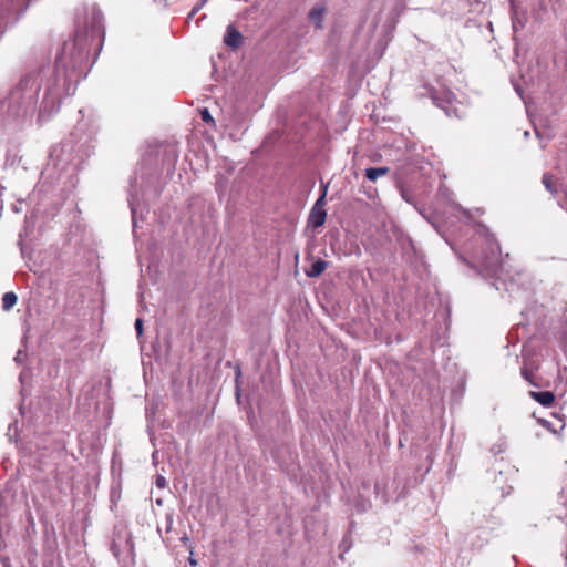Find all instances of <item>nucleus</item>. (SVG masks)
<instances>
[{
	"mask_svg": "<svg viewBox=\"0 0 567 567\" xmlns=\"http://www.w3.org/2000/svg\"><path fill=\"white\" fill-rule=\"evenodd\" d=\"M105 38L103 13L94 3H82L75 10L74 38L65 41L55 64L38 83L28 74L17 83L1 102L2 109L14 120H24L35 110L37 96L43 95L39 107V122L49 120L61 106L62 100L74 93L78 83L86 76L91 48L100 50Z\"/></svg>",
	"mask_w": 567,
	"mask_h": 567,
	"instance_id": "1",
	"label": "nucleus"
},
{
	"mask_svg": "<svg viewBox=\"0 0 567 567\" xmlns=\"http://www.w3.org/2000/svg\"><path fill=\"white\" fill-rule=\"evenodd\" d=\"M477 240L482 248L473 254L474 267L487 278L494 279L493 286L498 291H506L509 297L515 298L528 290V275L524 271H516L509 275L504 269L501 246L493 234L484 226H478Z\"/></svg>",
	"mask_w": 567,
	"mask_h": 567,
	"instance_id": "2",
	"label": "nucleus"
},
{
	"mask_svg": "<svg viewBox=\"0 0 567 567\" xmlns=\"http://www.w3.org/2000/svg\"><path fill=\"white\" fill-rule=\"evenodd\" d=\"M111 551L124 566L134 565L135 546L132 536L126 530L115 533L111 544Z\"/></svg>",
	"mask_w": 567,
	"mask_h": 567,
	"instance_id": "3",
	"label": "nucleus"
},
{
	"mask_svg": "<svg viewBox=\"0 0 567 567\" xmlns=\"http://www.w3.org/2000/svg\"><path fill=\"white\" fill-rule=\"evenodd\" d=\"M80 151V147H75L71 136L52 148L50 158L55 166L65 168L68 165H73L82 159Z\"/></svg>",
	"mask_w": 567,
	"mask_h": 567,
	"instance_id": "4",
	"label": "nucleus"
},
{
	"mask_svg": "<svg viewBox=\"0 0 567 567\" xmlns=\"http://www.w3.org/2000/svg\"><path fill=\"white\" fill-rule=\"evenodd\" d=\"M21 13L20 7L14 0H9L7 3H2L0 8V38L4 33L6 29L13 25Z\"/></svg>",
	"mask_w": 567,
	"mask_h": 567,
	"instance_id": "5",
	"label": "nucleus"
},
{
	"mask_svg": "<svg viewBox=\"0 0 567 567\" xmlns=\"http://www.w3.org/2000/svg\"><path fill=\"white\" fill-rule=\"evenodd\" d=\"M326 195H327V186L323 188L321 196L316 200V203L313 204V206L309 213L308 220H307L308 227L317 229V228L323 226L326 218H327V212L324 209Z\"/></svg>",
	"mask_w": 567,
	"mask_h": 567,
	"instance_id": "6",
	"label": "nucleus"
},
{
	"mask_svg": "<svg viewBox=\"0 0 567 567\" xmlns=\"http://www.w3.org/2000/svg\"><path fill=\"white\" fill-rule=\"evenodd\" d=\"M424 89L426 90V92L425 93H421V95H426V96L431 97L433 103L436 106H439L442 110H444L446 115L450 116L451 115L450 106L452 105L453 101L455 100V95L452 92L446 91L441 96V95H439L437 91L434 87H432V86H424Z\"/></svg>",
	"mask_w": 567,
	"mask_h": 567,
	"instance_id": "7",
	"label": "nucleus"
},
{
	"mask_svg": "<svg viewBox=\"0 0 567 567\" xmlns=\"http://www.w3.org/2000/svg\"><path fill=\"white\" fill-rule=\"evenodd\" d=\"M241 33L233 25H228L224 35V43L231 49H238L241 45Z\"/></svg>",
	"mask_w": 567,
	"mask_h": 567,
	"instance_id": "8",
	"label": "nucleus"
},
{
	"mask_svg": "<svg viewBox=\"0 0 567 567\" xmlns=\"http://www.w3.org/2000/svg\"><path fill=\"white\" fill-rule=\"evenodd\" d=\"M529 396L546 408L551 406L555 402V394L550 391H542V392L530 391Z\"/></svg>",
	"mask_w": 567,
	"mask_h": 567,
	"instance_id": "9",
	"label": "nucleus"
},
{
	"mask_svg": "<svg viewBox=\"0 0 567 567\" xmlns=\"http://www.w3.org/2000/svg\"><path fill=\"white\" fill-rule=\"evenodd\" d=\"M324 13L326 8L322 4H317L309 11L308 18L317 29L322 28Z\"/></svg>",
	"mask_w": 567,
	"mask_h": 567,
	"instance_id": "10",
	"label": "nucleus"
},
{
	"mask_svg": "<svg viewBox=\"0 0 567 567\" xmlns=\"http://www.w3.org/2000/svg\"><path fill=\"white\" fill-rule=\"evenodd\" d=\"M328 265V261L318 259L309 268L305 269V274L309 278H317L327 269Z\"/></svg>",
	"mask_w": 567,
	"mask_h": 567,
	"instance_id": "11",
	"label": "nucleus"
},
{
	"mask_svg": "<svg viewBox=\"0 0 567 567\" xmlns=\"http://www.w3.org/2000/svg\"><path fill=\"white\" fill-rule=\"evenodd\" d=\"M554 419H555V422L545 420V419H539L538 422L549 432H551L554 434H558L564 430L565 423L561 419H559L557 416H554Z\"/></svg>",
	"mask_w": 567,
	"mask_h": 567,
	"instance_id": "12",
	"label": "nucleus"
},
{
	"mask_svg": "<svg viewBox=\"0 0 567 567\" xmlns=\"http://www.w3.org/2000/svg\"><path fill=\"white\" fill-rule=\"evenodd\" d=\"M390 172V168L386 166L383 167H369L364 169V176L371 181L375 182L379 177L385 176Z\"/></svg>",
	"mask_w": 567,
	"mask_h": 567,
	"instance_id": "13",
	"label": "nucleus"
},
{
	"mask_svg": "<svg viewBox=\"0 0 567 567\" xmlns=\"http://www.w3.org/2000/svg\"><path fill=\"white\" fill-rule=\"evenodd\" d=\"M18 301V297L13 291L6 292L2 297V309L4 311L11 310Z\"/></svg>",
	"mask_w": 567,
	"mask_h": 567,
	"instance_id": "14",
	"label": "nucleus"
},
{
	"mask_svg": "<svg viewBox=\"0 0 567 567\" xmlns=\"http://www.w3.org/2000/svg\"><path fill=\"white\" fill-rule=\"evenodd\" d=\"M553 178L554 176L549 173H545L542 177V183L543 185L545 186V188L551 194V195H556L557 194V188L556 186L554 185V182H553Z\"/></svg>",
	"mask_w": 567,
	"mask_h": 567,
	"instance_id": "15",
	"label": "nucleus"
},
{
	"mask_svg": "<svg viewBox=\"0 0 567 567\" xmlns=\"http://www.w3.org/2000/svg\"><path fill=\"white\" fill-rule=\"evenodd\" d=\"M520 374L529 384H532L534 386H539V384L534 381L535 374L527 368H525V367L522 368Z\"/></svg>",
	"mask_w": 567,
	"mask_h": 567,
	"instance_id": "16",
	"label": "nucleus"
},
{
	"mask_svg": "<svg viewBox=\"0 0 567 567\" xmlns=\"http://www.w3.org/2000/svg\"><path fill=\"white\" fill-rule=\"evenodd\" d=\"M202 120L207 124H215V120L213 118L212 114L209 113L208 109H204L200 111Z\"/></svg>",
	"mask_w": 567,
	"mask_h": 567,
	"instance_id": "17",
	"label": "nucleus"
},
{
	"mask_svg": "<svg viewBox=\"0 0 567 567\" xmlns=\"http://www.w3.org/2000/svg\"><path fill=\"white\" fill-rule=\"evenodd\" d=\"M207 2H203V0H199V2L192 9V11L187 16V20H192L196 13L206 4Z\"/></svg>",
	"mask_w": 567,
	"mask_h": 567,
	"instance_id": "18",
	"label": "nucleus"
},
{
	"mask_svg": "<svg viewBox=\"0 0 567 567\" xmlns=\"http://www.w3.org/2000/svg\"><path fill=\"white\" fill-rule=\"evenodd\" d=\"M155 484H156V486L158 488H164V487H166L167 482H166V478L164 476L157 475Z\"/></svg>",
	"mask_w": 567,
	"mask_h": 567,
	"instance_id": "19",
	"label": "nucleus"
},
{
	"mask_svg": "<svg viewBox=\"0 0 567 567\" xmlns=\"http://www.w3.org/2000/svg\"><path fill=\"white\" fill-rule=\"evenodd\" d=\"M135 330L137 332L138 336H142L143 333V320L141 318H137L135 320Z\"/></svg>",
	"mask_w": 567,
	"mask_h": 567,
	"instance_id": "20",
	"label": "nucleus"
},
{
	"mask_svg": "<svg viewBox=\"0 0 567 567\" xmlns=\"http://www.w3.org/2000/svg\"><path fill=\"white\" fill-rule=\"evenodd\" d=\"M188 563H189V565H192L194 567L197 566V560L194 558L193 548H190V556L188 558Z\"/></svg>",
	"mask_w": 567,
	"mask_h": 567,
	"instance_id": "21",
	"label": "nucleus"
},
{
	"mask_svg": "<svg viewBox=\"0 0 567 567\" xmlns=\"http://www.w3.org/2000/svg\"><path fill=\"white\" fill-rule=\"evenodd\" d=\"M523 27H524V24L520 21H518V20L513 21V29L515 32L518 30V28L523 29Z\"/></svg>",
	"mask_w": 567,
	"mask_h": 567,
	"instance_id": "22",
	"label": "nucleus"
},
{
	"mask_svg": "<svg viewBox=\"0 0 567 567\" xmlns=\"http://www.w3.org/2000/svg\"><path fill=\"white\" fill-rule=\"evenodd\" d=\"M23 354V351L22 350H18L16 357H14V361L18 362V363H21V357Z\"/></svg>",
	"mask_w": 567,
	"mask_h": 567,
	"instance_id": "23",
	"label": "nucleus"
},
{
	"mask_svg": "<svg viewBox=\"0 0 567 567\" xmlns=\"http://www.w3.org/2000/svg\"><path fill=\"white\" fill-rule=\"evenodd\" d=\"M492 452H493L494 454H497V453H501V452H502V449H501V446H494V447H492Z\"/></svg>",
	"mask_w": 567,
	"mask_h": 567,
	"instance_id": "24",
	"label": "nucleus"
},
{
	"mask_svg": "<svg viewBox=\"0 0 567 567\" xmlns=\"http://www.w3.org/2000/svg\"><path fill=\"white\" fill-rule=\"evenodd\" d=\"M181 540L184 543V544H187L188 542V537L185 535L181 538Z\"/></svg>",
	"mask_w": 567,
	"mask_h": 567,
	"instance_id": "25",
	"label": "nucleus"
},
{
	"mask_svg": "<svg viewBox=\"0 0 567 567\" xmlns=\"http://www.w3.org/2000/svg\"><path fill=\"white\" fill-rule=\"evenodd\" d=\"M168 523H169V524H168V526H167V530H169V529H171V525H172V523H173L172 517H169V518H168Z\"/></svg>",
	"mask_w": 567,
	"mask_h": 567,
	"instance_id": "26",
	"label": "nucleus"
},
{
	"mask_svg": "<svg viewBox=\"0 0 567 567\" xmlns=\"http://www.w3.org/2000/svg\"><path fill=\"white\" fill-rule=\"evenodd\" d=\"M535 133H536V136H537L538 138H540V132H539L537 128H535Z\"/></svg>",
	"mask_w": 567,
	"mask_h": 567,
	"instance_id": "27",
	"label": "nucleus"
},
{
	"mask_svg": "<svg viewBox=\"0 0 567 567\" xmlns=\"http://www.w3.org/2000/svg\"><path fill=\"white\" fill-rule=\"evenodd\" d=\"M524 137H525V138H528V137H529V132H528V131H526V132L524 133Z\"/></svg>",
	"mask_w": 567,
	"mask_h": 567,
	"instance_id": "28",
	"label": "nucleus"
},
{
	"mask_svg": "<svg viewBox=\"0 0 567 567\" xmlns=\"http://www.w3.org/2000/svg\"><path fill=\"white\" fill-rule=\"evenodd\" d=\"M516 92L522 95V90L519 87H516Z\"/></svg>",
	"mask_w": 567,
	"mask_h": 567,
	"instance_id": "29",
	"label": "nucleus"
},
{
	"mask_svg": "<svg viewBox=\"0 0 567 567\" xmlns=\"http://www.w3.org/2000/svg\"><path fill=\"white\" fill-rule=\"evenodd\" d=\"M208 0H203V2H207Z\"/></svg>",
	"mask_w": 567,
	"mask_h": 567,
	"instance_id": "30",
	"label": "nucleus"
}]
</instances>
